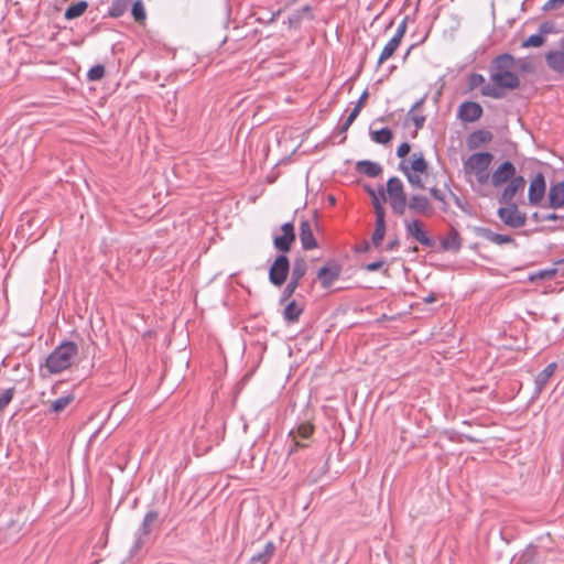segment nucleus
Listing matches in <instances>:
<instances>
[{"mask_svg":"<svg viewBox=\"0 0 564 564\" xmlns=\"http://www.w3.org/2000/svg\"><path fill=\"white\" fill-rule=\"evenodd\" d=\"M517 61L509 54L497 55L490 63V80L492 84L485 85L480 93L482 96L499 99L503 97V90H514L520 86L517 73Z\"/></svg>","mask_w":564,"mask_h":564,"instance_id":"obj_1","label":"nucleus"},{"mask_svg":"<svg viewBox=\"0 0 564 564\" xmlns=\"http://www.w3.org/2000/svg\"><path fill=\"white\" fill-rule=\"evenodd\" d=\"M78 355V346L72 340H64L47 356L45 364L41 367L44 375H57L67 370Z\"/></svg>","mask_w":564,"mask_h":564,"instance_id":"obj_2","label":"nucleus"},{"mask_svg":"<svg viewBox=\"0 0 564 564\" xmlns=\"http://www.w3.org/2000/svg\"><path fill=\"white\" fill-rule=\"evenodd\" d=\"M494 156L489 152L474 153L464 162V171L466 174H474L477 182L481 185L489 180L488 169Z\"/></svg>","mask_w":564,"mask_h":564,"instance_id":"obj_3","label":"nucleus"},{"mask_svg":"<svg viewBox=\"0 0 564 564\" xmlns=\"http://www.w3.org/2000/svg\"><path fill=\"white\" fill-rule=\"evenodd\" d=\"M387 195L393 213L402 216L406 209V194L403 183L399 177L392 176L388 180Z\"/></svg>","mask_w":564,"mask_h":564,"instance_id":"obj_4","label":"nucleus"},{"mask_svg":"<svg viewBox=\"0 0 564 564\" xmlns=\"http://www.w3.org/2000/svg\"><path fill=\"white\" fill-rule=\"evenodd\" d=\"M289 272V258L285 254L281 253L276 257V259L269 269V280L273 285L281 286L286 281Z\"/></svg>","mask_w":564,"mask_h":564,"instance_id":"obj_5","label":"nucleus"},{"mask_svg":"<svg viewBox=\"0 0 564 564\" xmlns=\"http://www.w3.org/2000/svg\"><path fill=\"white\" fill-rule=\"evenodd\" d=\"M343 272V265L336 260H328L317 271V279L321 282L322 288H330L335 281H337Z\"/></svg>","mask_w":564,"mask_h":564,"instance_id":"obj_6","label":"nucleus"},{"mask_svg":"<svg viewBox=\"0 0 564 564\" xmlns=\"http://www.w3.org/2000/svg\"><path fill=\"white\" fill-rule=\"evenodd\" d=\"M497 214L501 221L511 228H520L524 226L527 220L525 215L519 212L516 204L499 207Z\"/></svg>","mask_w":564,"mask_h":564,"instance_id":"obj_7","label":"nucleus"},{"mask_svg":"<svg viewBox=\"0 0 564 564\" xmlns=\"http://www.w3.org/2000/svg\"><path fill=\"white\" fill-rule=\"evenodd\" d=\"M159 513L156 511H149L141 523L140 529L135 534V541L132 546L131 553H137L144 544V536L152 531V525L158 521Z\"/></svg>","mask_w":564,"mask_h":564,"instance_id":"obj_8","label":"nucleus"},{"mask_svg":"<svg viewBox=\"0 0 564 564\" xmlns=\"http://www.w3.org/2000/svg\"><path fill=\"white\" fill-rule=\"evenodd\" d=\"M405 230L409 236L413 237L422 246L427 248H433L435 246V240L427 236L421 220L413 219L405 223Z\"/></svg>","mask_w":564,"mask_h":564,"instance_id":"obj_9","label":"nucleus"},{"mask_svg":"<svg viewBox=\"0 0 564 564\" xmlns=\"http://www.w3.org/2000/svg\"><path fill=\"white\" fill-rule=\"evenodd\" d=\"M282 234L273 237L274 248L283 254L291 249L295 240V231L292 223H285L281 227Z\"/></svg>","mask_w":564,"mask_h":564,"instance_id":"obj_10","label":"nucleus"},{"mask_svg":"<svg viewBox=\"0 0 564 564\" xmlns=\"http://www.w3.org/2000/svg\"><path fill=\"white\" fill-rule=\"evenodd\" d=\"M525 186V180L522 175H518L509 181L502 193L498 197L501 205L513 204V198L518 192H522Z\"/></svg>","mask_w":564,"mask_h":564,"instance_id":"obj_11","label":"nucleus"},{"mask_svg":"<svg viewBox=\"0 0 564 564\" xmlns=\"http://www.w3.org/2000/svg\"><path fill=\"white\" fill-rule=\"evenodd\" d=\"M516 166L510 161H505L491 174L490 182L494 187H498L513 177H516Z\"/></svg>","mask_w":564,"mask_h":564,"instance_id":"obj_12","label":"nucleus"},{"mask_svg":"<svg viewBox=\"0 0 564 564\" xmlns=\"http://www.w3.org/2000/svg\"><path fill=\"white\" fill-rule=\"evenodd\" d=\"M482 107L476 101H465L459 106L458 118L464 122H475L482 116Z\"/></svg>","mask_w":564,"mask_h":564,"instance_id":"obj_13","label":"nucleus"},{"mask_svg":"<svg viewBox=\"0 0 564 564\" xmlns=\"http://www.w3.org/2000/svg\"><path fill=\"white\" fill-rule=\"evenodd\" d=\"M546 189L545 180L542 173H538L530 183L528 198L530 204L536 205L544 197Z\"/></svg>","mask_w":564,"mask_h":564,"instance_id":"obj_14","label":"nucleus"},{"mask_svg":"<svg viewBox=\"0 0 564 564\" xmlns=\"http://www.w3.org/2000/svg\"><path fill=\"white\" fill-rule=\"evenodd\" d=\"M474 234L477 237L484 238L495 245L501 246L507 243H514V239L509 235L496 234L486 227H474Z\"/></svg>","mask_w":564,"mask_h":564,"instance_id":"obj_15","label":"nucleus"},{"mask_svg":"<svg viewBox=\"0 0 564 564\" xmlns=\"http://www.w3.org/2000/svg\"><path fill=\"white\" fill-rule=\"evenodd\" d=\"M560 50H552L546 53L545 61L547 66L557 73L564 72V37L560 41Z\"/></svg>","mask_w":564,"mask_h":564,"instance_id":"obj_16","label":"nucleus"},{"mask_svg":"<svg viewBox=\"0 0 564 564\" xmlns=\"http://www.w3.org/2000/svg\"><path fill=\"white\" fill-rule=\"evenodd\" d=\"M300 240L304 250H312L317 247L312 225L308 220H302L300 225Z\"/></svg>","mask_w":564,"mask_h":564,"instance_id":"obj_17","label":"nucleus"},{"mask_svg":"<svg viewBox=\"0 0 564 564\" xmlns=\"http://www.w3.org/2000/svg\"><path fill=\"white\" fill-rule=\"evenodd\" d=\"M406 207L415 214L427 215L432 210V205L427 197L423 195H412L406 202Z\"/></svg>","mask_w":564,"mask_h":564,"instance_id":"obj_18","label":"nucleus"},{"mask_svg":"<svg viewBox=\"0 0 564 564\" xmlns=\"http://www.w3.org/2000/svg\"><path fill=\"white\" fill-rule=\"evenodd\" d=\"M547 206L557 209L564 206V182L551 185L549 191Z\"/></svg>","mask_w":564,"mask_h":564,"instance_id":"obj_19","label":"nucleus"},{"mask_svg":"<svg viewBox=\"0 0 564 564\" xmlns=\"http://www.w3.org/2000/svg\"><path fill=\"white\" fill-rule=\"evenodd\" d=\"M441 248L443 251H453L457 252L462 248V238L459 236V232L452 228L447 236L443 239H441Z\"/></svg>","mask_w":564,"mask_h":564,"instance_id":"obj_20","label":"nucleus"},{"mask_svg":"<svg viewBox=\"0 0 564 564\" xmlns=\"http://www.w3.org/2000/svg\"><path fill=\"white\" fill-rule=\"evenodd\" d=\"M557 365L555 362L549 364L541 372L538 373L534 380V393L539 395L544 387L547 384L550 378L554 375Z\"/></svg>","mask_w":564,"mask_h":564,"instance_id":"obj_21","label":"nucleus"},{"mask_svg":"<svg viewBox=\"0 0 564 564\" xmlns=\"http://www.w3.org/2000/svg\"><path fill=\"white\" fill-rule=\"evenodd\" d=\"M304 19H313L312 8L310 6H304L301 9L295 10L292 14L289 15L286 23L290 28L297 29Z\"/></svg>","mask_w":564,"mask_h":564,"instance_id":"obj_22","label":"nucleus"},{"mask_svg":"<svg viewBox=\"0 0 564 564\" xmlns=\"http://www.w3.org/2000/svg\"><path fill=\"white\" fill-rule=\"evenodd\" d=\"M275 552V545L272 541L265 543L262 551L253 554L250 564H267Z\"/></svg>","mask_w":564,"mask_h":564,"instance_id":"obj_23","label":"nucleus"},{"mask_svg":"<svg viewBox=\"0 0 564 564\" xmlns=\"http://www.w3.org/2000/svg\"><path fill=\"white\" fill-rule=\"evenodd\" d=\"M356 170L369 177H377L381 174L382 167L379 163L371 161H359L356 165Z\"/></svg>","mask_w":564,"mask_h":564,"instance_id":"obj_24","label":"nucleus"},{"mask_svg":"<svg viewBox=\"0 0 564 564\" xmlns=\"http://www.w3.org/2000/svg\"><path fill=\"white\" fill-rule=\"evenodd\" d=\"M399 170L406 176L410 185L420 189L424 188V183L420 176V173L410 171L409 164L405 161L399 163Z\"/></svg>","mask_w":564,"mask_h":564,"instance_id":"obj_25","label":"nucleus"},{"mask_svg":"<svg viewBox=\"0 0 564 564\" xmlns=\"http://www.w3.org/2000/svg\"><path fill=\"white\" fill-rule=\"evenodd\" d=\"M303 313V306L295 301L289 302L283 311V317L288 323H295Z\"/></svg>","mask_w":564,"mask_h":564,"instance_id":"obj_26","label":"nucleus"},{"mask_svg":"<svg viewBox=\"0 0 564 564\" xmlns=\"http://www.w3.org/2000/svg\"><path fill=\"white\" fill-rule=\"evenodd\" d=\"M427 166V162L422 152L412 153L411 163L409 165L410 171L423 174L426 173Z\"/></svg>","mask_w":564,"mask_h":564,"instance_id":"obj_27","label":"nucleus"},{"mask_svg":"<svg viewBox=\"0 0 564 564\" xmlns=\"http://www.w3.org/2000/svg\"><path fill=\"white\" fill-rule=\"evenodd\" d=\"M87 7H88L87 1L80 0L77 3L69 6L65 11L64 17L66 20L76 19L84 14Z\"/></svg>","mask_w":564,"mask_h":564,"instance_id":"obj_28","label":"nucleus"},{"mask_svg":"<svg viewBox=\"0 0 564 564\" xmlns=\"http://www.w3.org/2000/svg\"><path fill=\"white\" fill-rule=\"evenodd\" d=\"M384 234H386V220H384V218H381V215H380L378 219L376 218V227H375V230L371 236V242L376 247H379L384 238Z\"/></svg>","mask_w":564,"mask_h":564,"instance_id":"obj_29","label":"nucleus"},{"mask_svg":"<svg viewBox=\"0 0 564 564\" xmlns=\"http://www.w3.org/2000/svg\"><path fill=\"white\" fill-rule=\"evenodd\" d=\"M130 0H115L108 9V14L111 18H120L127 12L130 6Z\"/></svg>","mask_w":564,"mask_h":564,"instance_id":"obj_30","label":"nucleus"},{"mask_svg":"<svg viewBox=\"0 0 564 564\" xmlns=\"http://www.w3.org/2000/svg\"><path fill=\"white\" fill-rule=\"evenodd\" d=\"M400 43H401L400 40L392 36L390 39V41L384 45V47L379 56L378 63L381 64L384 61H387L388 58H390L394 54L397 48L399 47Z\"/></svg>","mask_w":564,"mask_h":564,"instance_id":"obj_31","label":"nucleus"},{"mask_svg":"<svg viewBox=\"0 0 564 564\" xmlns=\"http://www.w3.org/2000/svg\"><path fill=\"white\" fill-rule=\"evenodd\" d=\"M306 269H307L306 262L303 259L295 260L293 263L292 271H291L290 280L300 283V281L306 273Z\"/></svg>","mask_w":564,"mask_h":564,"instance_id":"obj_32","label":"nucleus"},{"mask_svg":"<svg viewBox=\"0 0 564 564\" xmlns=\"http://www.w3.org/2000/svg\"><path fill=\"white\" fill-rule=\"evenodd\" d=\"M371 140L379 144H386L392 139V131L389 128H381L370 132Z\"/></svg>","mask_w":564,"mask_h":564,"instance_id":"obj_33","label":"nucleus"},{"mask_svg":"<svg viewBox=\"0 0 564 564\" xmlns=\"http://www.w3.org/2000/svg\"><path fill=\"white\" fill-rule=\"evenodd\" d=\"M314 432V426L311 424V423H307V422H304V423H301L296 430H291L290 433H289V436H296V437H301L303 440H306Z\"/></svg>","mask_w":564,"mask_h":564,"instance_id":"obj_34","label":"nucleus"},{"mask_svg":"<svg viewBox=\"0 0 564 564\" xmlns=\"http://www.w3.org/2000/svg\"><path fill=\"white\" fill-rule=\"evenodd\" d=\"M74 397L72 394L62 395L56 400L52 401L50 410L55 413L62 412L72 401Z\"/></svg>","mask_w":564,"mask_h":564,"instance_id":"obj_35","label":"nucleus"},{"mask_svg":"<svg viewBox=\"0 0 564 564\" xmlns=\"http://www.w3.org/2000/svg\"><path fill=\"white\" fill-rule=\"evenodd\" d=\"M544 42H545V39L540 33L532 34L521 43V47H523V48L540 47L541 45L544 44Z\"/></svg>","mask_w":564,"mask_h":564,"instance_id":"obj_36","label":"nucleus"},{"mask_svg":"<svg viewBox=\"0 0 564 564\" xmlns=\"http://www.w3.org/2000/svg\"><path fill=\"white\" fill-rule=\"evenodd\" d=\"M131 13L135 21L141 22L147 18L145 9L141 0L135 1L132 4Z\"/></svg>","mask_w":564,"mask_h":564,"instance_id":"obj_37","label":"nucleus"},{"mask_svg":"<svg viewBox=\"0 0 564 564\" xmlns=\"http://www.w3.org/2000/svg\"><path fill=\"white\" fill-rule=\"evenodd\" d=\"M481 86V88L485 86V77L481 74L473 73L468 76V89L474 90Z\"/></svg>","mask_w":564,"mask_h":564,"instance_id":"obj_38","label":"nucleus"},{"mask_svg":"<svg viewBox=\"0 0 564 564\" xmlns=\"http://www.w3.org/2000/svg\"><path fill=\"white\" fill-rule=\"evenodd\" d=\"M105 75V67L100 64L93 66L87 73V79L90 82L99 80Z\"/></svg>","mask_w":564,"mask_h":564,"instance_id":"obj_39","label":"nucleus"},{"mask_svg":"<svg viewBox=\"0 0 564 564\" xmlns=\"http://www.w3.org/2000/svg\"><path fill=\"white\" fill-rule=\"evenodd\" d=\"M300 283L297 282H294L292 280H290L286 284V286L284 288L282 294H281V297H280V303L283 304L284 302H286L295 292V290L297 289Z\"/></svg>","mask_w":564,"mask_h":564,"instance_id":"obj_40","label":"nucleus"},{"mask_svg":"<svg viewBox=\"0 0 564 564\" xmlns=\"http://www.w3.org/2000/svg\"><path fill=\"white\" fill-rule=\"evenodd\" d=\"M360 111H361V108H359L358 106L354 107L351 112L346 118L345 122L341 124L340 132H346L349 129V127L352 124V122L359 116Z\"/></svg>","mask_w":564,"mask_h":564,"instance_id":"obj_41","label":"nucleus"},{"mask_svg":"<svg viewBox=\"0 0 564 564\" xmlns=\"http://www.w3.org/2000/svg\"><path fill=\"white\" fill-rule=\"evenodd\" d=\"M360 111H361V108H359L358 106L354 107L351 112L346 118L345 122L341 124L340 132H346L349 129V127L352 124V122L359 116Z\"/></svg>","mask_w":564,"mask_h":564,"instance_id":"obj_42","label":"nucleus"},{"mask_svg":"<svg viewBox=\"0 0 564 564\" xmlns=\"http://www.w3.org/2000/svg\"><path fill=\"white\" fill-rule=\"evenodd\" d=\"M13 394V388H9L3 393L0 394V411L3 410L11 402Z\"/></svg>","mask_w":564,"mask_h":564,"instance_id":"obj_43","label":"nucleus"},{"mask_svg":"<svg viewBox=\"0 0 564 564\" xmlns=\"http://www.w3.org/2000/svg\"><path fill=\"white\" fill-rule=\"evenodd\" d=\"M293 440H292V443L288 449V455L291 456L293 455L294 453H296L300 448H303V447H306V444L305 443H301L300 441L296 440V436H291Z\"/></svg>","mask_w":564,"mask_h":564,"instance_id":"obj_44","label":"nucleus"},{"mask_svg":"<svg viewBox=\"0 0 564 564\" xmlns=\"http://www.w3.org/2000/svg\"><path fill=\"white\" fill-rule=\"evenodd\" d=\"M406 23H408V17H405L401 23L398 25L397 30H395V33L393 35V37H397L398 40H402V37L404 36V33L406 31Z\"/></svg>","mask_w":564,"mask_h":564,"instance_id":"obj_45","label":"nucleus"},{"mask_svg":"<svg viewBox=\"0 0 564 564\" xmlns=\"http://www.w3.org/2000/svg\"><path fill=\"white\" fill-rule=\"evenodd\" d=\"M372 204L376 213V218L378 219L380 215L381 218H384V209L378 196H375V198L372 199Z\"/></svg>","mask_w":564,"mask_h":564,"instance_id":"obj_46","label":"nucleus"},{"mask_svg":"<svg viewBox=\"0 0 564 564\" xmlns=\"http://www.w3.org/2000/svg\"><path fill=\"white\" fill-rule=\"evenodd\" d=\"M564 4V0H549L543 6L544 11H551L561 8Z\"/></svg>","mask_w":564,"mask_h":564,"instance_id":"obj_47","label":"nucleus"},{"mask_svg":"<svg viewBox=\"0 0 564 564\" xmlns=\"http://www.w3.org/2000/svg\"><path fill=\"white\" fill-rule=\"evenodd\" d=\"M553 30H554V23H552V22H543L539 26V31L542 36L552 33Z\"/></svg>","mask_w":564,"mask_h":564,"instance_id":"obj_48","label":"nucleus"},{"mask_svg":"<svg viewBox=\"0 0 564 564\" xmlns=\"http://www.w3.org/2000/svg\"><path fill=\"white\" fill-rule=\"evenodd\" d=\"M430 194L432 195L433 198H435L436 200L443 203L444 205L446 204L445 202V195L444 193L436 188V187H431L430 188Z\"/></svg>","mask_w":564,"mask_h":564,"instance_id":"obj_49","label":"nucleus"},{"mask_svg":"<svg viewBox=\"0 0 564 564\" xmlns=\"http://www.w3.org/2000/svg\"><path fill=\"white\" fill-rule=\"evenodd\" d=\"M383 264H384L383 260H378V261H375V262H370V263L365 265V270L369 271V272L378 271V270H380L383 267Z\"/></svg>","mask_w":564,"mask_h":564,"instance_id":"obj_50","label":"nucleus"},{"mask_svg":"<svg viewBox=\"0 0 564 564\" xmlns=\"http://www.w3.org/2000/svg\"><path fill=\"white\" fill-rule=\"evenodd\" d=\"M411 148H410V144L408 142H403L401 143L398 149H397V155L399 158H404L409 152H410Z\"/></svg>","mask_w":564,"mask_h":564,"instance_id":"obj_51","label":"nucleus"},{"mask_svg":"<svg viewBox=\"0 0 564 564\" xmlns=\"http://www.w3.org/2000/svg\"><path fill=\"white\" fill-rule=\"evenodd\" d=\"M517 68L523 73L530 72L532 69L531 64L522 58L517 61Z\"/></svg>","mask_w":564,"mask_h":564,"instance_id":"obj_52","label":"nucleus"},{"mask_svg":"<svg viewBox=\"0 0 564 564\" xmlns=\"http://www.w3.org/2000/svg\"><path fill=\"white\" fill-rule=\"evenodd\" d=\"M412 121L416 129H421L425 122V117L421 115H413Z\"/></svg>","mask_w":564,"mask_h":564,"instance_id":"obj_53","label":"nucleus"},{"mask_svg":"<svg viewBox=\"0 0 564 564\" xmlns=\"http://www.w3.org/2000/svg\"><path fill=\"white\" fill-rule=\"evenodd\" d=\"M541 220H561L563 221V216H560L555 213H551V214H547V215H544Z\"/></svg>","mask_w":564,"mask_h":564,"instance_id":"obj_54","label":"nucleus"},{"mask_svg":"<svg viewBox=\"0 0 564 564\" xmlns=\"http://www.w3.org/2000/svg\"><path fill=\"white\" fill-rule=\"evenodd\" d=\"M367 97H368V91H367V90H365V91L361 94V96L359 97V99H358V101L356 102V105H355V106H358L359 108H361V109H362L364 104H365V101H366Z\"/></svg>","mask_w":564,"mask_h":564,"instance_id":"obj_55","label":"nucleus"},{"mask_svg":"<svg viewBox=\"0 0 564 564\" xmlns=\"http://www.w3.org/2000/svg\"><path fill=\"white\" fill-rule=\"evenodd\" d=\"M474 137H479L480 141H487L490 139L489 132H484V131H478V132L474 133Z\"/></svg>","mask_w":564,"mask_h":564,"instance_id":"obj_56","label":"nucleus"},{"mask_svg":"<svg viewBox=\"0 0 564 564\" xmlns=\"http://www.w3.org/2000/svg\"><path fill=\"white\" fill-rule=\"evenodd\" d=\"M370 248L369 242H365L362 246L356 248V252H366Z\"/></svg>","mask_w":564,"mask_h":564,"instance_id":"obj_57","label":"nucleus"},{"mask_svg":"<svg viewBox=\"0 0 564 564\" xmlns=\"http://www.w3.org/2000/svg\"><path fill=\"white\" fill-rule=\"evenodd\" d=\"M398 246H399V240L394 239L388 243L387 250H389V251L394 250V248H397Z\"/></svg>","mask_w":564,"mask_h":564,"instance_id":"obj_58","label":"nucleus"},{"mask_svg":"<svg viewBox=\"0 0 564 564\" xmlns=\"http://www.w3.org/2000/svg\"><path fill=\"white\" fill-rule=\"evenodd\" d=\"M452 195L454 196V199H455L456 205H457L459 208H462L463 210H465V207H464V205H463V203H462L460 198H459L458 196H456L455 194H453V193H452Z\"/></svg>","mask_w":564,"mask_h":564,"instance_id":"obj_59","label":"nucleus"},{"mask_svg":"<svg viewBox=\"0 0 564 564\" xmlns=\"http://www.w3.org/2000/svg\"><path fill=\"white\" fill-rule=\"evenodd\" d=\"M554 273V271H543L540 273L541 278L551 276Z\"/></svg>","mask_w":564,"mask_h":564,"instance_id":"obj_60","label":"nucleus"},{"mask_svg":"<svg viewBox=\"0 0 564 564\" xmlns=\"http://www.w3.org/2000/svg\"><path fill=\"white\" fill-rule=\"evenodd\" d=\"M378 192H379L380 196H381L383 199H386V197H384V188H383V186H380V187H379V189H378Z\"/></svg>","mask_w":564,"mask_h":564,"instance_id":"obj_61","label":"nucleus"},{"mask_svg":"<svg viewBox=\"0 0 564 564\" xmlns=\"http://www.w3.org/2000/svg\"><path fill=\"white\" fill-rule=\"evenodd\" d=\"M434 300H435V299H434V296H433V295H430V296H427V297L425 299V301H426L427 303H432Z\"/></svg>","mask_w":564,"mask_h":564,"instance_id":"obj_62","label":"nucleus"},{"mask_svg":"<svg viewBox=\"0 0 564 564\" xmlns=\"http://www.w3.org/2000/svg\"><path fill=\"white\" fill-rule=\"evenodd\" d=\"M369 195L372 197V199L375 198V196H377L373 189H369Z\"/></svg>","mask_w":564,"mask_h":564,"instance_id":"obj_63","label":"nucleus"},{"mask_svg":"<svg viewBox=\"0 0 564 564\" xmlns=\"http://www.w3.org/2000/svg\"><path fill=\"white\" fill-rule=\"evenodd\" d=\"M329 203H332L333 205L335 204V198L333 196L329 197Z\"/></svg>","mask_w":564,"mask_h":564,"instance_id":"obj_64","label":"nucleus"}]
</instances>
